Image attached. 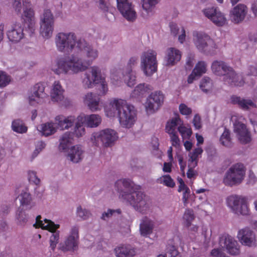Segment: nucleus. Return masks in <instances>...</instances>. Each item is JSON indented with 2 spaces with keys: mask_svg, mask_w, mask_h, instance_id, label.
<instances>
[{
  "mask_svg": "<svg viewBox=\"0 0 257 257\" xmlns=\"http://www.w3.org/2000/svg\"><path fill=\"white\" fill-rule=\"evenodd\" d=\"M138 58L137 57H132L128 60L126 67L123 70H133V68L137 64Z\"/></svg>",
  "mask_w": 257,
  "mask_h": 257,
  "instance_id": "13d9d810",
  "label": "nucleus"
},
{
  "mask_svg": "<svg viewBox=\"0 0 257 257\" xmlns=\"http://www.w3.org/2000/svg\"><path fill=\"white\" fill-rule=\"evenodd\" d=\"M79 239V228L77 226L71 227L69 234L63 243L60 245L61 250L66 251L74 250L78 245Z\"/></svg>",
  "mask_w": 257,
  "mask_h": 257,
  "instance_id": "4be33fe9",
  "label": "nucleus"
},
{
  "mask_svg": "<svg viewBox=\"0 0 257 257\" xmlns=\"http://www.w3.org/2000/svg\"><path fill=\"white\" fill-rule=\"evenodd\" d=\"M77 216L82 220H85L88 218L90 215V212L87 210L79 206L76 209Z\"/></svg>",
  "mask_w": 257,
  "mask_h": 257,
  "instance_id": "5fc2aeb1",
  "label": "nucleus"
},
{
  "mask_svg": "<svg viewBox=\"0 0 257 257\" xmlns=\"http://www.w3.org/2000/svg\"><path fill=\"white\" fill-rule=\"evenodd\" d=\"M73 136V132L64 134L59 140V149L61 151L67 153V157L69 161L77 163L84 158V150L80 145L70 147L74 142Z\"/></svg>",
  "mask_w": 257,
  "mask_h": 257,
  "instance_id": "20e7f679",
  "label": "nucleus"
},
{
  "mask_svg": "<svg viewBox=\"0 0 257 257\" xmlns=\"http://www.w3.org/2000/svg\"><path fill=\"white\" fill-rule=\"evenodd\" d=\"M110 79L111 83L116 86L121 85L122 79L128 87H133L136 83V74L131 69L121 71L115 68H112L110 71Z\"/></svg>",
  "mask_w": 257,
  "mask_h": 257,
  "instance_id": "9b49d317",
  "label": "nucleus"
},
{
  "mask_svg": "<svg viewBox=\"0 0 257 257\" xmlns=\"http://www.w3.org/2000/svg\"><path fill=\"white\" fill-rule=\"evenodd\" d=\"M194 218L193 211L189 209L186 210L183 217L184 225L186 227H189L191 224V222L194 219Z\"/></svg>",
  "mask_w": 257,
  "mask_h": 257,
  "instance_id": "de8ad7c7",
  "label": "nucleus"
},
{
  "mask_svg": "<svg viewBox=\"0 0 257 257\" xmlns=\"http://www.w3.org/2000/svg\"><path fill=\"white\" fill-rule=\"evenodd\" d=\"M143 11L142 16L148 19L152 17L154 13V8L158 3L159 0H141Z\"/></svg>",
  "mask_w": 257,
  "mask_h": 257,
  "instance_id": "7c9ffc66",
  "label": "nucleus"
},
{
  "mask_svg": "<svg viewBox=\"0 0 257 257\" xmlns=\"http://www.w3.org/2000/svg\"><path fill=\"white\" fill-rule=\"evenodd\" d=\"M121 213V210L119 209H108L107 211L104 212L101 215V219L104 220H107L110 217L116 215H119Z\"/></svg>",
  "mask_w": 257,
  "mask_h": 257,
  "instance_id": "09e8293b",
  "label": "nucleus"
},
{
  "mask_svg": "<svg viewBox=\"0 0 257 257\" xmlns=\"http://www.w3.org/2000/svg\"><path fill=\"white\" fill-rule=\"evenodd\" d=\"M243 117L237 113L232 115L231 117V121L233 124L234 132L238 140L242 144H247L250 142L251 137L246 126L243 123Z\"/></svg>",
  "mask_w": 257,
  "mask_h": 257,
  "instance_id": "2eb2a0df",
  "label": "nucleus"
},
{
  "mask_svg": "<svg viewBox=\"0 0 257 257\" xmlns=\"http://www.w3.org/2000/svg\"><path fill=\"white\" fill-rule=\"evenodd\" d=\"M76 52L83 53L86 59L74 55L58 59L53 66V71L59 75L78 74L87 70L99 55L97 49L82 38L79 39Z\"/></svg>",
  "mask_w": 257,
  "mask_h": 257,
  "instance_id": "f257e3e1",
  "label": "nucleus"
},
{
  "mask_svg": "<svg viewBox=\"0 0 257 257\" xmlns=\"http://www.w3.org/2000/svg\"><path fill=\"white\" fill-rule=\"evenodd\" d=\"M79 39H77L76 35L72 32L59 33L55 38L57 50L60 52H76Z\"/></svg>",
  "mask_w": 257,
  "mask_h": 257,
  "instance_id": "0eeeda50",
  "label": "nucleus"
},
{
  "mask_svg": "<svg viewBox=\"0 0 257 257\" xmlns=\"http://www.w3.org/2000/svg\"><path fill=\"white\" fill-rule=\"evenodd\" d=\"M178 35V40L180 43H183L185 40V30L183 27L181 28L180 32Z\"/></svg>",
  "mask_w": 257,
  "mask_h": 257,
  "instance_id": "774afa93",
  "label": "nucleus"
},
{
  "mask_svg": "<svg viewBox=\"0 0 257 257\" xmlns=\"http://www.w3.org/2000/svg\"><path fill=\"white\" fill-rule=\"evenodd\" d=\"M219 243L230 254L236 255L239 254L240 246L233 237L228 234H223L220 238Z\"/></svg>",
  "mask_w": 257,
  "mask_h": 257,
  "instance_id": "5701e85b",
  "label": "nucleus"
},
{
  "mask_svg": "<svg viewBox=\"0 0 257 257\" xmlns=\"http://www.w3.org/2000/svg\"><path fill=\"white\" fill-rule=\"evenodd\" d=\"M202 13L216 26L222 27L227 24V20L225 14L217 7H207L202 10Z\"/></svg>",
  "mask_w": 257,
  "mask_h": 257,
  "instance_id": "f3484780",
  "label": "nucleus"
},
{
  "mask_svg": "<svg viewBox=\"0 0 257 257\" xmlns=\"http://www.w3.org/2000/svg\"><path fill=\"white\" fill-rule=\"evenodd\" d=\"M118 116L120 124L123 127L130 128L136 120V111L133 105H128L125 102V104L119 111Z\"/></svg>",
  "mask_w": 257,
  "mask_h": 257,
  "instance_id": "a211bd4d",
  "label": "nucleus"
},
{
  "mask_svg": "<svg viewBox=\"0 0 257 257\" xmlns=\"http://www.w3.org/2000/svg\"><path fill=\"white\" fill-rule=\"evenodd\" d=\"M17 198L19 199L23 208L29 210L34 206L31 195L26 190H21Z\"/></svg>",
  "mask_w": 257,
  "mask_h": 257,
  "instance_id": "473e14b6",
  "label": "nucleus"
},
{
  "mask_svg": "<svg viewBox=\"0 0 257 257\" xmlns=\"http://www.w3.org/2000/svg\"><path fill=\"white\" fill-rule=\"evenodd\" d=\"M170 28L171 33L174 36H177L179 34L181 29H180L178 26L174 23H172L170 24Z\"/></svg>",
  "mask_w": 257,
  "mask_h": 257,
  "instance_id": "69168bd1",
  "label": "nucleus"
},
{
  "mask_svg": "<svg viewBox=\"0 0 257 257\" xmlns=\"http://www.w3.org/2000/svg\"><path fill=\"white\" fill-rule=\"evenodd\" d=\"M115 190L119 198L130 204L136 211L146 214L150 210L151 202L143 192L138 191L140 186L128 179L117 180L114 184Z\"/></svg>",
  "mask_w": 257,
  "mask_h": 257,
  "instance_id": "f03ea898",
  "label": "nucleus"
},
{
  "mask_svg": "<svg viewBox=\"0 0 257 257\" xmlns=\"http://www.w3.org/2000/svg\"><path fill=\"white\" fill-rule=\"evenodd\" d=\"M165 96L160 91H156L151 93L144 104L146 111L149 115L156 112L164 103Z\"/></svg>",
  "mask_w": 257,
  "mask_h": 257,
  "instance_id": "dca6fc26",
  "label": "nucleus"
},
{
  "mask_svg": "<svg viewBox=\"0 0 257 257\" xmlns=\"http://www.w3.org/2000/svg\"><path fill=\"white\" fill-rule=\"evenodd\" d=\"M125 104V100L114 98L106 104L104 107L105 115L107 117H114L119 113L121 107Z\"/></svg>",
  "mask_w": 257,
  "mask_h": 257,
  "instance_id": "393cba45",
  "label": "nucleus"
},
{
  "mask_svg": "<svg viewBox=\"0 0 257 257\" xmlns=\"http://www.w3.org/2000/svg\"><path fill=\"white\" fill-rule=\"evenodd\" d=\"M237 238L242 245L248 247H255L257 246L256 234L248 227L240 229L237 232Z\"/></svg>",
  "mask_w": 257,
  "mask_h": 257,
  "instance_id": "aec40b11",
  "label": "nucleus"
},
{
  "mask_svg": "<svg viewBox=\"0 0 257 257\" xmlns=\"http://www.w3.org/2000/svg\"><path fill=\"white\" fill-rule=\"evenodd\" d=\"M170 135L172 146L176 148H179L180 146V140L177 136V133H174V134H170Z\"/></svg>",
  "mask_w": 257,
  "mask_h": 257,
  "instance_id": "e2e57ef3",
  "label": "nucleus"
},
{
  "mask_svg": "<svg viewBox=\"0 0 257 257\" xmlns=\"http://www.w3.org/2000/svg\"><path fill=\"white\" fill-rule=\"evenodd\" d=\"M192 41L200 52L209 54L213 53L217 48V45L210 37L205 33L201 31H194L192 34Z\"/></svg>",
  "mask_w": 257,
  "mask_h": 257,
  "instance_id": "1a4fd4ad",
  "label": "nucleus"
},
{
  "mask_svg": "<svg viewBox=\"0 0 257 257\" xmlns=\"http://www.w3.org/2000/svg\"><path fill=\"white\" fill-rule=\"evenodd\" d=\"M154 228V222L147 217H144L140 225V231L141 234L144 236H147L151 234Z\"/></svg>",
  "mask_w": 257,
  "mask_h": 257,
  "instance_id": "f704fd0d",
  "label": "nucleus"
},
{
  "mask_svg": "<svg viewBox=\"0 0 257 257\" xmlns=\"http://www.w3.org/2000/svg\"><path fill=\"white\" fill-rule=\"evenodd\" d=\"M58 128L56 122H53L42 123L37 127L38 130L45 136H49L55 134Z\"/></svg>",
  "mask_w": 257,
  "mask_h": 257,
  "instance_id": "c9c22d12",
  "label": "nucleus"
},
{
  "mask_svg": "<svg viewBox=\"0 0 257 257\" xmlns=\"http://www.w3.org/2000/svg\"><path fill=\"white\" fill-rule=\"evenodd\" d=\"M55 19L51 11L45 9L40 17V24L54 25Z\"/></svg>",
  "mask_w": 257,
  "mask_h": 257,
  "instance_id": "58836bf2",
  "label": "nucleus"
},
{
  "mask_svg": "<svg viewBox=\"0 0 257 257\" xmlns=\"http://www.w3.org/2000/svg\"><path fill=\"white\" fill-rule=\"evenodd\" d=\"M178 131L184 140L189 139L192 135V131L191 128L184 125L183 122L182 124L178 126Z\"/></svg>",
  "mask_w": 257,
  "mask_h": 257,
  "instance_id": "49530a36",
  "label": "nucleus"
},
{
  "mask_svg": "<svg viewBox=\"0 0 257 257\" xmlns=\"http://www.w3.org/2000/svg\"><path fill=\"white\" fill-rule=\"evenodd\" d=\"M140 67L146 76H152L157 70V53L152 50L144 52L141 57Z\"/></svg>",
  "mask_w": 257,
  "mask_h": 257,
  "instance_id": "ddd939ff",
  "label": "nucleus"
},
{
  "mask_svg": "<svg viewBox=\"0 0 257 257\" xmlns=\"http://www.w3.org/2000/svg\"><path fill=\"white\" fill-rule=\"evenodd\" d=\"M181 58V52L174 48H169L166 52L165 61L166 65L172 66L177 64Z\"/></svg>",
  "mask_w": 257,
  "mask_h": 257,
  "instance_id": "c756f323",
  "label": "nucleus"
},
{
  "mask_svg": "<svg viewBox=\"0 0 257 257\" xmlns=\"http://www.w3.org/2000/svg\"><path fill=\"white\" fill-rule=\"evenodd\" d=\"M28 179L30 182L38 185L40 183V179L38 177L37 173L33 170H29L27 172Z\"/></svg>",
  "mask_w": 257,
  "mask_h": 257,
  "instance_id": "603ef678",
  "label": "nucleus"
},
{
  "mask_svg": "<svg viewBox=\"0 0 257 257\" xmlns=\"http://www.w3.org/2000/svg\"><path fill=\"white\" fill-rule=\"evenodd\" d=\"M219 141L221 144L225 147H230L231 146L232 142L230 137V133L227 129H224L223 133L220 138Z\"/></svg>",
  "mask_w": 257,
  "mask_h": 257,
  "instance_id": "a18cd8bd",
  "label": "nucleus"
},
{
  "mask_svg": "<svg viewBox=\"0 0 257 257\" xmlns=\"http://www.w3.org/2000/svg\"><path fill=\"white\" fill-rule=\"evenodd\" d=\"M12 7L15 12L18 14H21L22 12L21 0H13Z\"/></svg>",
  "mask_w": 257,
  "mask_h": 257,
  "instance_id": "bf43d9fd",
  "label": "nucleus"
},
{
  "mask_svg": "<svg viewBox=\"0 0 257 257\" xmlns=\"http://www.w3.org/2000/svg\"><path fill=\"white\" fill-rule=\"evenodd\" d=\"M182 120L179 115L176 116L169 120L166 126V131L169 134H174L177 133V126L182 124Z\"/></svg>",
  "mask_w": 257,
  "mask_h": 257,
  "instance_id": "4c0bfd02",
  "label": "nucleus"
},
{
  "mask_svg": "<svg viewBox=\"0 0 257 257\" xmlns=\"http://www.w3.org/2000/svg\"><path fill=\"white\" fill-rule=\"evenodd\" d=\"M11 77L6 72L0 71V87H4L9 84Z\"/></svg>",
  "mask_w": 257,
  "mask_h": 257,
  "instance_id": "3c124183",
  "label": "nucleus"
},
{
  "mask_svg": "<svg viewBox=\"0 0 257 257\" xmlns=\"http://www.w3.org/2000/svg\"><path fill=\"white\" fill-rule=\"evenodd\" d=\"M16 217L19 223L21 225L24 224L27 220V216L25 212L22 210V209L18 210Z\"/></svg>",
  "mask_w": 257,
  "mask_h": 257,
  "instance_id": "6e6d98bb",
  "label": "nucleus"
},
{
  "mask_svg": "<svg viewBox=\"0 0 257 257\" xmlns=\"http://www.w3.org/2000/svg\"><path fill=\"white\" fill-rule=\"evenodd\" d=\"M203 152V150L201 148H197L195 149L192 153L189 154V157L198 161L199 156L201 155Z\"/></svg>",
  "mask_w": 257,
  "mask_h": 257,
  "instance_id": "0e129e2a",
  "label": "nucleus"
},
{
  "mask_svg": "<svg viewBox=\"0 0 257 257\" xmlns=\"http://www.w3.org/2000/svg\"><path fill=\"white\" fill-rule=\"evenodd\" d=\"M245 170L241 164L232 165L226 172L223 178V183L228 186H234L240 184L245 176Z\"/></svg>",
  "mask_w": 257,
  "mask_h": 257,
  "instance_id": "4468645a",
  "label": "nucleus"
},
{
  "mask_svg": "<svg viewBox=\"0 0 257 257\" xmlns=\"http://www.w3.org/2000/svg\"><path fill=\"white\" fill-rule=\"evenodd\" d=\"M46 144L42 141L37 142L36 145V149L33 153L34 157L37 156L45 147Z\"/></svg>",
  "mask_w": 257,
  "mask_h": 257,
  "instance_id": "052dcab7",
  "label": "nucleus"
},
{
  "mask_svg": "<svg viewBox=\"0 0 257 257\" xmlns=\"http://www.w3.org/2000/svg\"><path fill=\"white\" fill-rule=\"evenodd\" d=\"M55 120L58 128L63 131L69 129L73 125L74 127L77 122V116L75 117L72 115L67 116L59 115L56 116Z\"/></svg>",
  "mask_w": 257,
  "mask_h": 257,
  "instance_id": "bb28decb",
  "label": "nucleus"
},
{
  "mask_svg": "<svg viewBox=\"0 0 257 257\" xmlns=\"http://www.w3.org/2000/svg\"><path fill=\"white\" fill-rule=\"evenodd\" d=\"M149 88L147 85L143 83L138 85L131 94V97L133 98H139L143 97L148 91Z\"/></svg>",
  "mask_w": 257,
  "mask_h": 257,
  "instance_id": "ea45409f",
  "label": "nucleus"
},
{
  "mask_svg": "<svg viewBox=\"0 0 257 257\" xmlns=\"http://www.w3.org/2000/svg\"><path fill=\"white\" fill-rule=\"evenodd\" d=\"M193 123L194 124V126L196 129H199L201 127V118L199 115L196 114L195 115Z\"/></svg>",
  "mask_w": 257,
  "mask_h": 257,
  "instance_id": "338daca9",
  "label": "nucleus"
},
{
  "mask_svg": "<svg viewBox=\"0 0 257 257\" xmlns=\"http://www.w3.org/2000/svg\"><path fill=\"white\" fill-rule=\"evenodd\" d=\"M20 15L27 29L30 33H33L36 29V19L35 13L32 7H24L23 13Z\"/></svg>",
  "mask_w": 257,
  "mask_h": 257,
  "instance_id": "b1692460",
  "label": "nucleus"
},
{
  "mask_svg": "<svg viewBox=\"0 0 257 257\" xmlns=\"http://www.w3.org/2000/svg\"><path fill=\"white\" fill-rule=\"evenodd\" d=\"M101 117L98 114L81 113L77 116V122L73 128V134L76 137L80 138L85 134V127H96L101 123Z\"/></svg>",
  "mask_w": 257,
  "mask_h": 257,
  "instance_id": "423d86ee",
  "label": "nucleus"
},
{
  "mask_svg": "<svg viewBox=\"0 0 257 257\" xmlns=\"http://www.w3.org/2000/svg\"><path fill=\"white\" fill-rule=\"evenodd\" d=\"M200 89L205 93H210L213 89V83L212 80L207 77H203L200 83Z\"/></svg>",
  "mask_w": 257,
  "mask_h": 257,
  "instance_id": "79ce46f5",
  "label": "nucleus"
},
{
  "mask_svg": "<svg viewBox=\"0 0 257 257\" xmlns=\"http://www.w3.org/2000/svg\"><path fill=\"white\" fill-rule=\"evenodd\" d=\"M83 102L91 111L101 110L99 105L100 98L92 92H88L84 96Z\"/></svg>",
  "mask_w": 257,
  "mask_h": 257,
  "instance_id": "c85d7f7f",
  "label": "nucleus"
},
{
  "mask_svg": "<svg viewBox=\"0 0 257 257\" xmlns=\"http://www.w3.org/2000/svg\"><path fill=\"white\" fill-rule=\"evenodd\" d=\"M116 257H133L135 255L136 252L134 248L129 245H119L114 249Z\"/></svg>",
  "mask_w": 257,
  "mask_h": 257,
  "instance_id": "72a5a7b5",
  "label": "nucleus"
},
{
  "mask_svg": "<svg viewBox=\"0 0 257 257\" xmlns=\"http://www.w3.org/2000/svg\"><path fill=\"white\" fill-rule=\"evenodd\" d=\"M211 69L215 75L224 76L223 80L227 83L237 86H241L244 84L242 76L236 74L232 68L223 61H214Z\"/></svg>",
  "mask_w": 257,
  "mask_h": 257,
  "instance_id": "39448f33",
  "label": "nucleus"
},
{
  "mask_svg": "<svg viewBox=\"0 0 257 257\" xmlns=\"http://www.w3.org/2000/svg\"><path fill=\"white\" fill-rule=\"evenodd\" d=\"M97 7L103 12H107L108 10V6L104 0H94Z\"/></svg>",
  "mask_w": 257,
  "mask_h": 257,
  "instance_id": "680f3d73",
  "label": "nucleus"
},
{
  "mask_svg": "<svg viewBox=\"0 0 257 257\" xmlns=\"http://www.w3.org/2000/svg\"><path fill=\"white\" fill-rule=\"evenodd\" d=\"M64 89L59 81H55L53 83L51 90L50 97L51 100L54 102H60L64 98Z\"/></svg>",
  "mask_w": 257,
  "mask_h": 257,
  "instance_id": "2f4dec72",
  "label": "nucleus"
},
{
  "mask_svg": "<svg viewBox=\"0 0 257 257\" xmlns=\"http://www.w3.org/2000/svg\"><path fill=\"white\" fill-rule=\"evenodd\" d=\"M116 1L117 9L122 17L127 21H135L137 18V14L131 0Z\"/></svg>",
  "mask_w": 257,
  "mask_h": 257,
  "instance_id": "6ab92c4d",
  "label": "nucleus"
},
{
  "mask_svg": "<svg viewBox=\"0 0 257 257\" xmlns=\"http://www.w3.org/2000/svg\"><path fill=\"white\" fill-rule=\"evenodd\" d=\"M46 95L44 85L42 83H38L34 86L32 92L29 96V102L32 105L40 103Z\"/></svg>",
  "mask_w": 257,
  "mask_h": 257,
  "instance_id": "a878e982",
  "label": "nucleus"
},
{
  "mask_svg": "<svg viewBox=\"0 0 257 257\" xmlns=\"http://www.w3.org/2000/svg\"><path fill=\"white\" fill-rule=\"evenodd\" d=\"M233 103L237 104L242 109L248 110L256 107L255 104L250 99H246L240 97L233 96L231 98Z\"/></svg>",
  "mask_w": 257,
  "mask_h": 257,
  "instance_id": "e433bc0d",
  "label": "nucleus"
},
{
  "mask_svg": "<svg viewBox=\"0 0 257 257\" xmlns=\"http://www.w3.org/2000/svg\"><path fill=\"white\" fill-rule=\"evenodd\" d=\"M40 218V216L36 218L34 226L47 230L51 233L49 239V247L52 250L54 251L60 239V231L58 230L60 228V225L55 224L50 220L44 219L41 220Z\"/></svg>",
  "mask_w": 257,
  "mask_h": 257,
  "instance_id": "6e6552de",
  "label": "nucleus"
},
{
  "mask_svg": "<svg viewBox=\"0 0 257 257\" xmlns=\"http://www.w3.org/2000/svg\"><path fill=\"white\" fill-rule=\"evenodd\" d=\"M226 204L235 214L247 216L250 214L247 200L244 197L236 195L229 196L226 198Z\"/></svg>",
  "mask_w": 257,
  "mask_h": 257,
  "instance_id": "f8f14e48",
  "label": "nucleus"
},
{
  "mask_svg": "<svg viewBox=\"0 0 257 257\" xmlns=\"http://www.w3.org/2000/svg\"><path fill=\"white\" fill-rule=\"evenodd\" d=\"M82 84L85 88H92L96 84H100L99 95L104 96L108 91V86L106 81V75L97 66H91L89 70L84 74Z\"/></svg>",
  "mask_w": 257,
  "mask_h": 257,
  "instance_id": "7ed1b4c3",
  "label": "nucleus"
},
{
  "mask_svg": "<svg viewBox=\"0 0 257 257\" xmlns=\"http://www.w3.org/2000/svg\"><path fill=\"white\" fill-rule=\"evenodd\" d=\"M193 71L197 76H199V77L205 73L206 71V64L205 62L203 61L199 62L195 66Z\"/></svg>",
  "mask_w": 257,
  "mask_h": 257,
  "instance_id": "8fccbe9b",
  "label": "nucleus"
},
{
  "mask_svg": "<svg viewBox=\"0 0 257 257\" xmlns=\"http://www.w3.org/2000/svg\"><path fill=\"white\" fill-rule=\"evenodd\" d=\"M54 25L40 24V34L44 39L50 38L54 31Z\"/></svg>",
  "mask_w": 257,
  "mask_h": 257,
  "instance_id": "a19ab883",
  "label": "nucleus"
},
{
  "mask_svg": "<svg viewBox=\"0 0 257 257\" xmlns=\"http://www.w3.org/2000/svg\"><path fill=\"white\" fill-rule=\"evenodd\" d=\"M248 12V8L243 4H239L232 8L229 12V18L234 24H239L245 19Z\"/></svg>",
  "mask_w": 257,
  "mask_h": 257,
  "instance_id": "412c9836",
  "label": "nucleus"
},
{
  "mask_svg": "<svg viewBox=\"0 0 257 257\" xmlns=\"http://www.w3.org/2000/svg\"><path fill=\"white\" fill-rule=\"evenodd\" d=\"M187 227L188 229V235L189 237L191 239H195L199 234V227L197 225L191 224Z\"/></svg>",
  "mask_w": 257,
  "mask_h": 257,
  "instance_id": "864d4df0",
  "label": "nucleus"
},
{
  "mask_svg": "<svg viewBox=\"0 0 257 257\" xmlns=\"http://www.w3.org/2000/svg\"><path fill=\"white\" fill-rule=\"evenodd\" d=\"M157 181L159 184L170 188H173L175 185V183L169 175L162 176L157 179Z\"/></svg>",
  "mask_w": 257,
  "mask_h": 257,
  "instance_id": "c03bdc74",
  "label": "nucleus"
},
{
  "mask_svg": "<svg viewBox=\"0 0 257 257\" xmlns=\"http://www.w3.org/2000/svg\"><path fill=\"white\" fill-rule=\"evenodd\" d=\"M12 129L13 131L19 134L25 133L27 131V127L20 119H16L12 121Z\"/></svg>",
  "mask_w": 257,
  "mask_h": 257,
  "instance_id": "37998d69",
  "label": "nucleus"
},
{
  "mask_svg": "<svg viewBox=\"0 0 257 257\" xmlns=\"http://www.w3.org/2000/svg\"><path fill=\"white\" fill-rule=\"evenodd\" d=\"M117 133L113 130L105 128L93 133L90 138L91 143L96 146L101 144L105 147L113 145L118 139Z\"/></svg>",
  "mask_w": 257,
  "mask_h": 257,
  "instance_id": "9d476101",
  "label": "nucleus"
},
{
  "mask_svg": "<svg viewBox=\"0 0 257 257\" xmlns=\"http://www.w3.org/2000/svg\"><path fill=\"white\" fill-rule=\"evenodd\" d=\"M7 35L10 41L18 43L24 38L23 28L20 24H14L7 31Z\"/></svg>",
  "mask_w": 257,
  "mask_h": 257,
  "instance_id": "cd10ccee",
  "label": "nucleus"
},
{
  "mask_svg": "<svg viewBox=\"0 0 257 257\" xmlns=\"http://www.w3.org/2000/svg\"><path fill=\"white\" fill-rule=\"evenodd\" d=\"M179 110L182 115L186 117L192 113V109L184 103H181L179 105Z\"/></svg>",
  "mask_w": 257,
  "mask_h": 257,
  "instance_id": "4d7b16f0",
  "label": "nucleus"
}]
</instances>
